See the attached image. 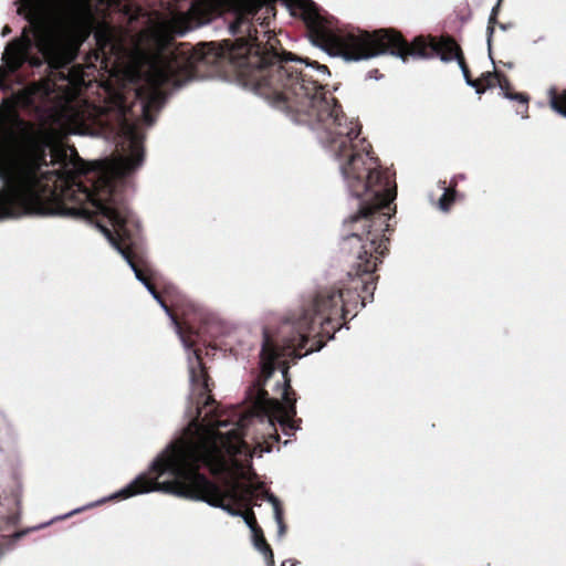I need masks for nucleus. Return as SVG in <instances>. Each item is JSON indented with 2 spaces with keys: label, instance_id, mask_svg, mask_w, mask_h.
I'll return each instance as SVG.
<instances>
[{
  "label": "nucleus",
  "instance_id": "f257e3e1",
  "mask_svg": "<svg viewBox=\"0 0 566 566\" xmlns=\"http://www.w3.org/2000/svg\"><path fill=\"white\" fill-rule=\"evenodd\" d=\"M353 294L343 290H322L312 304L298 314L289 316L281 329L282 346L279 347L270 335L263 333L260 352V375L248 390L253 411L238 409L220 410L214 405L201 407L200 413L186 415L189 419L182 434L171 441L150 463L147 473L138 474L119 491L77 507L60 518H67L84 510L107 501L129 499L149 492H163L178 497L205 502L221 509L231 516H243L241 511L224 503V499H235L232 490H222L199 472L201 465L213 474L226 473L231 479L245 478L253 457L244 437L248 429L264 419L269 424L277 422L285 436L297 429L292 421L296 413L295 398L287 377V366H281L279 358H301L315 349L310 347L304 354L310 336L319 333L333 317L345 318L352 313Z\"/></svg>",
  "mask_w": 566,
  "mask_h": 566
},
{
  "label": "nucleus",
  "instance_id": "f03ea898",
  "mask_svg": "<svg viewBox=\"0 0 566 566\" xmlns=\"http://www.w3.org/2000/svg\"><path fill=\"white\" fill-rule=\"evenodd\" d=\"M237 72L240 84L296 125L307 126L334 160L358 211L343 224L342 249L356 259L363 274V137L336 99L321 84L331 73L317 62L292 56H221Z\"/></svg>",
  "mask_w": 566,
  "mask_h": 566
},
{
  "label": "nucleus",
  "instance_id": "7ed1b4c3",
  "mask_svg": "<svg viewBox=\"0 0 566 566\" xmlns=\"http://www.w3.org/2000/svg\"><path fill=\"white\" fill-rule=\"evenodd\" d=\"M293 15H300L315 35V43L332 56H340L348 62L369 60L390 54L403 63L408 56L429 60L439 56L442 62H451L455 42L450 39L432 40L427 44L423 38H416L409 45L394 30L380 29L374 32L363 30L334 31L324 24L312 0H284Z\"/></svg>",
  "mask_w": 566,
  "mask_h": 566
},
{
  "label": "nucleus",
  "instance_id": "20e7f679",
  "mask_svg": "<svg viewBox=\"0 0 566 566\" xmlns=\"http://www.w3.org/2000/svg\"><path fill=\"white\" fill-rule=\"evenodd\" d=\"M157 303L174 321L177 334L179 335V338L187 352L191 390L188 397L186 415H198L201 412V407L208 408L209 405L216 403L214 399L210 395H208V379L202 369L200 357L197 350L192 349V344L181 333L180 326L178 325L174 316L170 314V311L168 306L165 304V302L160 298V302Z\"/></svg>",
  "mask_w": 566,
  "mask_h": 566
},
{
  "label": "nucleus",
  "instance_id": "39448f33",
  "mask_svg": "<svg viewBox=\"0 0 566 566\" xmlns=\"http://www.w3.org/2000/svg\"><path fill=\"white\" fill-rule=\"evenodd\" d=\"M157 303L174 321L177 334L179 335V338L187 352L191 390L188 397L186 415H198L201 412V407L208 408L209 405L216 403L214 399L210 395H208V379L202 369L200 357L197 350L192 349V344L181 333L180 326L178 325L174 316L170 314V311L168 306L165 304V302L160 298V302Z\"/></svg>",
  "mask_w": 566,
  "mask_h": 566
},
{
  "label": "nucleus",
  "instance_id": "423d86ee",
  "mask_svg": "<svg viewBox=\"0 0 566 566\" xmlns=\"http://www.w3.org/2000/svg\"><path fill=\"white\" fill-rule=\"evenodd\" d=\"M450 55H452V60H457L459 67L461 69V72L463 74L465 84L470 87L475 88L476 94H482L484 92V90L479 87L478 81L471 78V76L469 74V69L467 67V65L464 63V60H463V56L461 53V49L458 44H455L454 53L451 52Z\"/></svg>",
  "mask_w": 566,
  "mask_h": 566
},
{
  "label": "nucleus",
  "instance_id": "0eeeda50",
  "mask_svg": "<svg viewBox=\"0 0 566 566\" xmlns=\"http://www.w3.org/2000/svg\"><path fill=\"white\" fill-rule=\"evenodd\" d=\"M252 536H253L254 547L264 556V558L266 559L268 566H273V564H274L273 553L263 536L262 530L261 528L256 530L255 533H252Z\"/></svg>",
  "mask_w": 566,
  "mask_h": 566
},
{
  "label": "nucleus",
  "instance_id": "6e6552de",
  "mask_svg": "<svg viewBox=\"0 0 566 566\" xmlns=\"http://www.w3.org/2000/svg\"><path fill=\"white\" fill-rule=\"evenodd\" d=\"M547 94L552 109L566 117V90L558 95L555 87H549Z\"/></svg>",
  "mask_w": 566,
  "mask_h": 566
},
{
  "label": "nucleus",
  "instance_id": "1a4fd4ad",
  "mask_svg": "<svg viewBox=\"0 0 566 566\" xmlns=\"http://www.w3.org/2000/svg\"><path fill=\"white\" fill-rule=\"evenodd\" d=\"M500 3H501V0H497V3L492 8L491 14L489 17L488 29H486V38H488L486 40H488L489 52H491V42H492L493 33H494V24L496 23V17H497Z\"/></svg>",
  "mask_w": 566,
  "mask_h": 566
},
{
  "label": "nucleus",
  "instance_id": "9d476101",
  "mask_svg": "<svg viewBox=\"0 0 566 566\" xmlns=\"http://www.w3.org/2000/svg\"><path fill=\"white\" fill-rule=\"evenodd\" d=\"M454 195H455L454 190L444 188V192L442 193V196L440 197V199L438 201V207L441 211H443V212L449 211L450 206L454 201Z\"/></svg>",
  "mask_w": 566,
  "mask_h": 566
},
{
  "label": "nucleus",
  "instance_id": "9b49d317",
  "mask_svg": "<svg viewBox=\"0 0 566 566\" xmlns=\"http://www.w3.org/2000/svg\"><path fill=\"white\" fill-rule=\"evenodd\" d=\"M266 500L272 504L274 517H280L282 514L281 503L279 499L273 494H268Z\"/></svg>",
  "mask_w": 566,
  "mask_h": 566
},
{
  "label": "nucleus",
  "instance_id": "f8f14e48",
  "mask_svg": "<svg viewBox=\"0 0 566 566\" xmlns=\"http://www.w3.org/2000/svg\"><path fill=\"white\" fill-rule=\"evenodd\" d=\"M504 97L510 101H517L523 104L528 103V96L522 93H511V92H504Z\"/></svg>",
  "mask_w": 566,
  "mask_h": 566
},
{
  "label": "nucleus",
  "instance_id": "ddd939ff",
  "mask_svg": "<svg viewBox=\"0 0 566 566\" xmlns=\"http://www.w3.org/2000/svg\"><path fill=\"white\" fill-rule=\"evenodd\" d=\"M96 36L101 41H111V39L113 36V31L111 30L109 27L103 25L101 28V30L97 31Z\"/></svg>",
  "mask_w": 566,
  "mask_h": 566
},
{
  "label": "nucleus",
  "instance_id": "4468645a",
  "mask_svg": "<svg viewBox=\"0 0 566 566\" xmlns=\"http://www.w3.org/2000/svg\"><path fill=\"white\" fill-rule=\"evenodd\" d=\"M243 520L245 522V524L248 525V527L251 530L252 533H255L256 530H259L260 527L256 525L255 523V520H254V516L253 515H245L243 514Z\"/></svg>",
  "mask_w": 566,
  "mask_h": 566
},
{
  "label": "nucleus",
  "instance_id": "2eb2a0df",
  "mask_svg": "<svg viewBox=\"0 0 566 566\" xmlns=\"http://www.w3.org/2000/svg\"><path fill=\"white\" fill-rule=\"evenodd\" d=\"M276 524H277V534H279V537H282L285 533V525H284V522H283V517H282V514L280 515V517H274Z\"/></svg>",
  "mask_w": 566,
  "mask_h": 566
},
{
  "label": "nucleus",
  "instance_id": "dca6fc26",
  "mask_svg": "<svg viewBox=\"0 0 566 566\" xmlns=\"http://www.w3.org/2000/svg\"><path fill=\"white\" fill-rule=\"evenodd\" d=\"M145 289L149 292V294L153 296V298L156 302H160V295L157 293V291L155 290V287L151 284H146Z\"/></svg>",
  "mask_w": 566,
  "mask_h": 566
},
{
  "label": "nucleus",
  "instance_id": "f3484780",
  "mask_svg": "<svg viewBox=\"0 0 566 566\" xmlns=\"http://www.w3.org/2000/svg\"><path fill=\"white\" fill-rule=\"evenodd\" d=\"M499 86L504 95V92H509L510 82L506 78H499Z\"/></svg>",
  "mask_w": 566,
  "mask_h": 566
},
{
  "label": "nucleus",
  "instance_id": "a211bd4d",
  "mask_svg": "<svg viewBox=\"0 0 566 566\" xmlns=\"http://www.w3.org/2000/svg\"><path fill=\"white\" fill-rule=\"evenodd\" d=\"M375 290V286H373V281L368 282H364V291L365 292H369L370 293V296H373V292Z\"/></svg>",
  "mask_w": 566,
  "mask_h": 566
},
{
  "label": "nucleus",
  "instance_id": "6ab92c4d",
  "mask_svg": "<svg viewBox=\"0 0 566 566\" xmlns=\"http://www.w3.org/2000/svg\"><path fill=\"white\" fill-rule=\"evenodd\" d=\"M11 32L10 28L9 27H4L3 29V32H2V35L6 36L7 34H9Z\"/></svg>",
  "mask_w": 566,
  "mask_h": 566
},
{
  "label": "nucleus",
  "instance_id": "aec40b11",
  "mask_svg": "<svg viewBox=\"0 0 566 566\" xmlns=\"http://www.w3.org/2000/svg\"><path fill=\"white\" fill-rule=\"evenodd\" d=\"M358 297L361 298L360 306L364 307L366 305V301H365L366 297L365 296H360V295H358Z\"/></svg>",
  "mask_w": 566,
  "mask_h": 566
},
{
  "label": "nucleus",
  "instance_id": "412c9836",
  "mask_svg": "<svg viewBox=\"0 0 566 566\" xmlns=\"http://www.w3.org/2000/svg\"><path fill=\"white\" fill-rule=\"evenodd\" d=\"M499 27H500V29H501L502 31H506V30H507V25H506V24H504V23H500V24H499Z\"/></svg>",
  "mask_w": 566,
  "mask_h": 566
},
{
  "label": "nucleus",
  "instance_id": "4be33fe9",
  "mask_svg": "<svg viewBox=\"0 0 566 566\" xmlns=\"http://www.w3.org/2000/svg\"><path fill=\"white\" fill-rule=\"evenodd\" d=\"M23 535H24V532H18V533L14 534V537L15 538H20Z\"/></svg>",
  "mask_w": 566,
  "mask_h": 566
},
{
  "label": "nucleus",
  "instance_id": "5701e85b",
  "mask_svg": "<svg viewBox=\"0 0 566 566\" xmlns=\"http://www.w3.org/2000/svg\"><path fill=\"white\" fill-rule=\"evenodd\" d=\"M292 566H294V565H292Z\"/></svg>",
  "mask_w": 566,
  "mask_h": 566
}]
</instances>
